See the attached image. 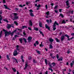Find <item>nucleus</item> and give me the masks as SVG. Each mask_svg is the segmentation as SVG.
Segmentation results:
<instances>
[{
  "instance_id": "obj_1",
  "label": "nucleus",
  "mask_w": 74,
  "mask_h": 74,
  "mask_svg": "<svg viewBox=\"0 0 74 74\" xmlns=\"http://www.w3.org/2000/svg\"><path fill=\"white\" fill-rule=\"evenodd\" d=\"M3 31L5 32L4 34L5 37L8 36L10 35V34L11 35V36H13V35H14V33H16V34H17V33H16V32L17 31V29H16L15 30L13 31L12 32H11V31H9L8 32L6 30L4 29H3Z\"/></svg>"
},
{
  "instance_id": "obj_2",
  "label": "nucleus",
  "mask_w": 74,
  "mask_h": 74,
  "mask_svg": "<svg viewBox=\"0 0 74 74\" xmlns=\"http://www.w3.org/2000/svg\"><path fill=\"white\" fill-rule=\"evenodd\" d=\"M12 15H14V16L13 17V20L14 21V20H16L18 19V16H17L18 15V13H12Z\"/></svg>"
},
{
  "instance_id": "obj_3",
  "label": "nucleus",
  "mask_w": 74,
  "mask_h": 74,
  "mask_svg": "<svg viewBox=\"0 0 74 74\" xmlns=\"http://www.w3.org/2000/svg\"><path fill=\"white\" fill-rule=\"evenodd\" d=\"M22 40H24V41L25 43H26V42H27L26 39V38H23V39L22 38H20L19 39V41H20L21 44H22Z\"/></svg>"
},
{
  "instance_id": "obj_4",
  "label": "nucleus",
  "mask_w": 74,
  "mask_h": 74,
  "mask_svg": "<svg viewBox=\"0 0 74 74\" xmlns=\"http://www.w3.org/2000/svg\"><path fill=\"white\" fill-rule=\"evenodd\" d=\"M64 36H65V37H66L67 38H68V40L69 41H70V40H72L74 38V37H72V38H70H70H69L70 36H69V35H68L67 34L65 35Z\"/></svg>"
},
{
  "instance_id": "obj_5",
  "label": "nucleus",
  "mask_w": 74,
  "mask_h": 74,
  "mask_svg": "<svg viewBox=\"0 0 74 74\" xmlns=\"http://www.w3.org/2000/svg\"><path fill=\"white\" fill-rule=\"evenodd\" d=\"M66 5L67 6H68V7H66V8H69L70 7V6L69 5V1L68 0L66 2Z\"/></svg>"
},
{
  "instance_id": "obj_6",
  "label": "nucleus",
  "mask_w": 74,
  "mask_h": 74,
  "mask_svg": "<svg viewBox=\"0 0 74 74\" xmlns=\"http://www.w3.org/2000/svg\"><path fill=\"white\" fill-rule=\"evenodd\" d=\"M14 56H16V55H18V52L16 51H14V53H13Z\"/></svg>"
},
{
  "instance_id": "obj_7",
  "label": "nucleus",
  "mask_w": 74,
  "mask_h": 74,
  "mask_svg": "<svg viewBox=\"0 0 74 74\" xmlns=\"http://www.w3.org/2000/svg\"><path fill=\"white\" fill-rule=\"evenodd\" d=\"M32 40V38L31 37V36H29L27 40L28 41V42H31V41Z\"/></svg>"
},
{
  "instance_id": "obj_8",
  "label": "nucleus",
  "mask_w": 74,
  "mask_h": 74,
  "mask_svg": "<svg viewBox=\"0 0 74 74\" xmlns=\"http://www.w3.org/2000/svg\"><path fill=\"white\" fill-rule=\"evenodd\" d=\"M45 27L46 29H48V30H50V27H49L48 25H47V24H45Z\"/></svg>"
},
{
  "instance_id": "obj_9",
  "label": "nucleus",
  "mask_w": 74,
  "mask_h": 74,
  "mask_svg": "<svg viewBox=\"0 0 74 74\" xmlns=\"http://www.w3.org/2000/svg\"><path fill=\"white\" fill-rule=\"evenodd\" d=\"M4 6L5 7V9H7V10H11V9L9 8H8V6L5 5H4Z\"/></svg>"
},
{
  "instance_id": "obj_10",
  "label": "nucleus",
  "mask_w": 74,
  "mask_h": 74,
  "mask_svg": "<svg viewBox=\"0 0 74 74\" xmlns=\"http://www.w3.org/2000/svg\"><path fill=\"white\" fill-rule=\"evenodd\" d=\"M39 26L40 27H42V23L40 22V21H39Z\"/></svg>"
},
{
  "instance_id": "obj_11",
  "label": "nucleus",
  "mask_w": 74,
  "mask_h": 74,
  "mask_svg": "<svg viewBox=\"0 0 74 74\" xmlns=\"http://www.w3.org/2000/svg\"><path fill=\"white\" fill-rule=\"evenodd\" d=\"M7 25V29H10V28L11 27V25L10 24H8Z\"/></svg>"
},
{
  "instance_id": "obj_12",
  "label": "nucleus",
  "mask_w": 74,
  "mask_h": 74,
  "mask_svg": "<svg viewBox=\"0 0 74 74\" xmlns=\"http://www.w3.org/2000/svg\"><path fill=\"white\" fill-rule=\"evenodd\" d=\"M21 57V59L23 62L24 63V60H23V55H22Z\"/></svg>"
},
{
  "instance_id": "obj_13",
  "label": "nucleus",
  "mask_w": 74,
  "mask_h": 74,
  "mask_svg": "<svg viewBox=\"0 0 74 74\" xmlns=\"http://www.w3.org/2000/svg\"><path fill=\"white\" fill-rule=\"evenodd\" d=\"M64 36L63 35L61 36V41H63V40H64Z\"/></svg>"
},
{
  "instance_id": "obj_14",
  "label": "nucleus",
  "mask_w": 74,
  "mask_h": 74,
  "mask_svg": "<svg viewBox=\"0 0 74 74\" xmlns=\"http://www.w3.org/2000/svg\"><path fill=\"white\" fill-rule=\"evenodd\" d=\"M29 26H32L33 25V23H32V22L31 20H29Z\"/></svg>"
},
{
  "instance_id": "obj_15",
  "label": "nucleus",
  "mask_w": 74,
  "mask_h": 74,
  "mask_svg": "<svg viewBox=\"0 0 74 74\" xmlns=\"http://www.w3.org/2000/svg\"><path fill=\"white\" fill-rule=\"evenodd\" d=\"M53 41H54V39H52V38L49 39V41L50 42H52Z\"/></svg>"
},
{
  "instance_id": "obj_16",
  "label": "nucleus",
  "mask_w": 74,
  "mask_h": 74,
  "mask_svg": "<svg viewBox=\"0 0 74 74\" xmlns=\"http://www.w3.org/2000/svg\"><path fill=\"white\" fill-rule=\"evenodd\" d=\"M72 63L71 62V64H70V66H71V67H73V64H74V61H73L72 62Z\"/></svg>"
},
{
  "instance_id": "obj_17",
  "label": "nucleus",
  "mask_w": 74,
  "mask_h": 74,
  "mask_svg": "<svg viewBox=\"0 0 74 74\" xmlns=\"http://www.w3.org/2000/svg\"><path fill=\"white\" fill-rule=\"evenodd\" d=\"M39 32L40 33V34H42V36L43 37L44 36V33L42 32L41 31V30H39Z\"/></svg>"
},
{
  "instance_id": "obj_18",
  "label": "nucleus",
  "mask_w": 74,
  "mask_h": 74,
  "mask_svg": "<svg viewBox=\"0 0 74 74\" xmlns=\"http://www.w3.org/2000/svg\"><path fill=\"white\" fill-rule=\"evenodd\" d=\"M30 15L31 16H34V15L33 14V13L32 12H31L29 13Z\"/></svg>"
},
{
  "instance_id": "obj_19",
  "label": "nucleus",
  "mask_w": 74,
  "mask_h": 74,
  "mask_svg": "<svg viewBox=\"0 0 74 74\" xmlns=\"http://www.w3.org/2000/svg\"><path fill=\"white\" fill-rule=\"evenodd\" d=\"M55 40H56V42H60V40L57 38H55Z\"/></svg>"
},
{
  "instance_id": "obj_20",
  "label": "nucleus",
  "mask_w": 74,
  "mask_h": 74,
  "mask_svg": "<svg viewBox=\"0 0 74 74\" xmlns=\"http://www.w3.org/2000/svg\"><path fill=\"white\" fill-rule=\"evenodd\" d=\"M34 30H36V31H38V30H39L38 28L36 27H34Z\"/></svg>"
},
{
  "instance_id": "obj_21",
  "label": "nucleus",
  "mask_w": 74,
  "mask_h": 74,
  "mask_svg": "<svg viewBox=\"0 0 74 74\" xmlns=\"http://www.w3.org/2000/svg\"><path fill=\"white\" fill-rule=\"evenodd\" d=\"M48 64L49 65V67H51V68H52V67H53V66H52V65H51V62H49Z\"/></svg>"
},
{
  "instance_id": "obj_22",
  "label": "nucleus",
  "mask_w": 74,
  "mask_h": 74,
  "mask_svg": "<svg viewBox=\"0 0 74 74\" xmlns=\"http://www.w3.org/2000/svg\"><path fill=\"white\" fill-rule=\"evenodd\" d=\"M45 64H46V65H47V64H48V62L47 61V59H45Z\"/></svg>"
},
{
  "instance_id": "obj_23",
  "label": "nucleus",
  "mask_w": 74,
  "mask_h": 74,
  "mask_svg": "<svg viewBox=\"0 0 74 74\" xmlns=\"http://www.w3.org/2000/svg\"><path fill=\"white\" fill-rule=\"evenodd\" d=\"M66 23V22L65 21V20H63L62 21L61 24H65Z\"/></svg>"
},
{
  "instance_id": "obj_24",
  "label": "nucleus",
  "mask_w": 74,
  "mask_h": 74,
  "mask_svg": "<svg viewBox=\"0 0 74 74\" xmlns=\"http://www.w3.org/2000/svg\"><path fill=\"white\" fill-rule=\"evenodd\" d=\"M12 70L14 72H16V69H15V68H12Z\"/></svg>"
},
{
  "instance_id": "obj_25",
  "label": "nucleus",
  "mask_w": 74,
  "mask_h": 74,
  "mask_svg": "<svg viewBox=\"0 0 74 74\" xmlns=\"http://www.w3.org/2000/svg\"><path fill=\"white\" fill-rule=\"evenodd\" d=\"M2 33H3V31H1L0 33V38L2 37Z\"/></svg>"
},
{
  "instance_id": "obj_26",
  "label": "nucleus",
  "mask_w": 74,
  "mask_h": 74,
  "mask_svg": "<svg viewBox=\"0 0 74 74\" xmlns=\"http://www.w3.org/2000/svg\"><path fill=\"white\" fill-rule=\"evenodd\" d=\"M58 61H62L63 60V58L61 57V58H59L58 60Z\"/></svg>"
},
{
  "instance_id": "obj_27",
  "label": "nucleus",
  "mask_w": 74,
  "mask_h": 74,
  "mask_svg": "<svg viewBox=\"0 0 74 74\" xmlns=\"http://www.w3.org/2000/svg\"><path fill=\"white\" fill-rule=\"evenodd\" d=\"M27 26H23L22 27V29H24L25 28H27Z\"/></svg>"
},
{
  "instance_id": "obj_28",
  "label": "nucleus",
  "mask_w": 74,
  "mask_h": 74,
  "mask_svg": "<svg viewBox=\"0 0 74 74\" xmlns=\"http://www.w3.org/2000/svg\"><path fill=\"white\" fill-rule=\"evenodd\" d=\"M36 51L37 53L39 54V55H40V54H41V52H40V51L38 50L37 51V50H36Z\"/></svg>"
},
{
  "instance_id": "obj_29",
  "label": "nucleus",
  "mask_w": 74,
  "mask_h": 74,
  "mask_svg": "<svg viewBox=\"0 0 74 74\" xmlns=\"http://www.w3.org/2000/svg\"><path fill=\"white\" fill-rule=\"evenodd\" d=\"M51 64L53 65V67H55V66L56 65V64L55 63L53 62Z\"/></svg>"
},
{
  "instance_id": "obj_30",
  "label": "nucleus",
  "mask_w": 74,
  "mask_h": 74,
  "mask_svg": "<svg viewBox=\"0 0 74 74\" xmlns=\"http://www.w3.org/2000/svg\"><path fill=\"white\" fill-rule=\"evenodd\" d=\"M71 52V51H70V49H69L67 51V52H66V53H67L68 54H69V53H70Z\"/></svg>"
},
{
  "instance_id": "obj_31",
  "label": "nucleus",
  "mask_w": 74,
  "mask_h": 74,
  "mask_svg": "<svg viewBox=\"0 0 74 74\" xmlns=\"http://www.w3.org/2000/svg\"><path fill=\"white\" fill-rule=\"evenodd\" d=\"M3 21H4V22H6L7 23H8V21L6 18L3 19Z\"/></svg>"
},
{
  "instance_id": "obj_32",
  "label": "nucleus",
  "mask_w": 74,
  "mask_h": 74,
  "mask_svg": "<svg viewBox=\"0 0 74 74\" xmlns=\"http://www.w3.org/2000/svg\"><path fill=\"white\" fill-rule=\"evenodd\" d=\"M7 60H10V58H9V56H8V55H7Z\"/></svg>"
},
{
  "instance_id": "obj_33",
  "label": "nucleus",
  "mask_w": 74,
  "mask_h": 74,
  "mask_svg": "<svg viewBox=\"0 0 74 74\" xmlns=\"http://www.w3.org/2000/svg\"><path fill=\"white\" fill-rule=\"evenodd\" d=\"M60 16H61L62 18H63L64 17V15H63V14H62V13H61L60 15Z\"/></svg>"
},
{
  "instance_id": "obj_34",
  "label": "nucleus",
  "mask_w": 74,
  "mask_h": 74,
  "mask_svg": "<svg viewBox=\"0 0 74 74\" xmlns=\"http://www.w3.org/2000/svg\"><path fill=\"white\" fill-rule=\"evenodd\" d=\"M46 14L47 15V16H48L49 15V11H48L47 12H46Z\"/></svg>"
},
{
  "instance_id": "obj_35",
  "label": "nucleus",
  "mask_w": 74,
  "mask_h": 74,
  "mask_svg": "<svg viewBox=\"0 0 74 74\" xmlns=\"http://www.w3.org/2000/svg\"><path fill=\"white\" fill-rule=\"evenodd\" d=\"M13 59L14 60H15L16 61V63H18V61L17 60V59L15 58H14Z\"/></svg>"
},
{
  "instance_id": "obj_36",
  "label": "nucleus",
  "mask_w": 74,
  "mask_h": 74,
  "mask_svg": "<svg viewBox=\"0 0 74 74\" xmlns=\"http://www.w3.org/2000/svg\"><path fill=\"white\" fill-rule=\"evenodd\" d=\"M49 70H51V72H53V70L52 69V68L51 67V68H49Z\"/></svg>"
},
{
  "instance_id": "obj_37",
  "label": "nucleus",
  "mask_w": 74,
  "mask_h": 74,
  "mask_svg": "<svg viewBox=\"0 0 74 74\" xmlns=\"http://www.w3.org/2000/svg\"><path fill=\"white\" fill-rule=\"evenodd\" d=\"M33 63H37V62L36 61V60H35L34 59H33Z\"/></svg>"
},
{
  "instance_id": "obj_38",
  "label": "nucleus",
  "mask_w": 74,
  "mask_h": 74,
  "mask_svg": "<svg viewBox=\"0 0 74 74\" xmlns=\"http://www.w3.org/2000/svg\"><path fill=\"white\" fill-rule=\"evenodd\" d=\"M56 23L54 22V25H53V27H56Z\"/></svg>"
},
{
  "instance_id": "obj_39",
  "label": "nucleus",
  "mask_w": 74,
  "mask_h": 74,
  "mask_svg": "<svg viewBox=\"0 0 74 74\" xmlns=\"http://www.w3.org/2000/svg\"><path fill=\"white\" fill-rule=\"evenodd\" d=\"M14 23L16 26H18V23L16 21H14Z\"/></svg>"
},
{
  "instance_id": "obj_40",
  "label": "nucleus",
  "mask_w": 74,
  "mask_h": 74,
  "mask_svg": "<svg viewBox=\"0 0 74 74\" xmlns=\"http://www.w3.org/2000/svg\"><path fill=\"white\" fill-rule=\"evenodd\" d=\"M53 31H55L56 29V27H53Z\"/></svg>"
},
{
  "instance_id": "obj_41",
  "label": "nucleus",
  "mask_w": 74,
  "mask_h": 74,
  "mask_svg": "<svg viewBox=\"0 0 74 74\" xmlns=\"http://www.w3.org/2000/svg\"><path fill=\"white\" fill-rule=\"evenodd\" d=\"M36 44L37 45H38V44H39V42H38V41H36Z\"/></svg>"
},
{
  "instance_id": "obj_42",
  "label": "nucleus",
  "mask_w": 74,
  "mask_h": 74,
  "mask_svg": "<svg viewBox=\"0 0 74 74\" xmlns=\"http://www.w3.org/2000/svg\"><path fill=\"white\" fill-rule=\"evenodd\" d=\"M39 46L40 47H44V45H41V44H40L39 45Z\"/></svg>"
},
{
  "instance_id": "obj_43",
  "label": "nucleus",
  "mask_w": 74,
  "mask_h": 74,
  "mask_svg": "<svg viewBox=\"0 0 74 74\" xmlns=\"http://www.w3.org/2000/svg\"><path fill=\"white\" fill-rule=\"evenodd\" d=\"M41 7V5L40 4H38L37 6V8H40Z\"/></svg>"
},
{
  "instance_id": "obj_44",
  "label": "nucleus",
  "mask_w": 74,
  "mask_h": 74,
  "mask_svg": "<svg viewBox=\"0 0 74 74\" xmlns=\"http://www.w3.org/2000/svg\"><path fill=\"white\" fill-rule=\"evenodd\" d=\"M49 48H53V46H52V45H50Z\"/></svg>"
},
{
  "instance_id": "obj_45",
  "label": "nucleus",
  "mask_w": 74,
  "mask_h": 74,
  "mask_svg": "<svg viewBox=\"0 0 74 74\" xmlns=\"http://www.w3.org/2000/svg\"><path fill=\"white\" fill-rule=\"evenodd\" d=\"M4 68L5 69H6V70H7V71H8L9 70V69H8L7 68L5 67H4Z\"/></svg>"
},
{
  "instance_id": "obj_46",
  "label": "nucleus",
  "mask_w": 74,
  "mask_h": 74,
  "mask_svg": "<svg viewBox=\"0 0 74 74\" xmlns=\"http://www.w3.org/2000/svg\"><path fill=\"white\" fill-rule=\"evenodd\" d=\"M23 33L24 36H25V35H26V34L25 33V31H24V32H23Z\"/></svg>"
},
{
  "instance_id": "obj_47",
  "label": "nucleus",
  "mask_w": 74,
  "mask_h": 74,
  "mask_svg": "<svg viewBox=\"0 0 74 74\" xmlns=\"http://www.w3.org/2000/svg\"><path fill=\"white\" fill-rule=\"evenodd\" d=\"M19 7H21V8H23V5L22 4H20L19 5Z\"/></svg>"
},
{
  "instance_id": "obj_48",
  "label": "nucleus",
  "mask_w": 74,
  "mask_h": 74,
  "mask_svg": "<svg viewBox=\"0 0 74 74\" xmlns=\"http://www.w3.org/2000/svg\"><path fill=\"white\" fill-rule=\"evenodd\" d=\"M56 57H57V59H59V55L57 54L56 55Z\"/></svg>"
},
{
  "instance_id": "obj_49",
  "label": "nucleus",
  "mask_w": 74,
  "mask_h": 74,
  "mask_svg": "<svg viewBox=\"0 0 74 74\" xmlns=\"http://www.w3.org/2000/svg\"><path fill=\"white\" fill-rule=\"evenodd\" d=\"M62 9H59V12H62Z\"/></svg>"
},
{
  "instance_id": "obj_50",
  "label": "nucleus",
  "mask_w": 74,
  "mask_h": 74,
  "mask_svg": "<svg viewBox=\"0 0 74 74\" xmlns=\"http://www.w3.org/2000/svg\"><path fill=\"white\" fill-rule=\"evenodd\" d=\"M27 66H28V64H27V63L26 64H25V67H27Z\"/></svg>"
},
{
  "instance_id": "obj_51",
  "label": "nucleus",
  "mask_w": 74,
  "mask_h": 74,
  "mask_svg": "<svg viewBox=\"0 0 74 74\" xmlns=\"http://www.w3.org/2000/svg\"><path fill=\"white\" fill-rule=\"evenodd\" d=\"M56 8H58V5H56L54 8V9H56Z\"/></svg>"
},
{
  "instance_id": "obj_52",
  "label": "nucleus",
  "mask_w": 74,
  "mask_h": 74,
  "mask_svg": "<svg viewBox=\"0 0 74 74\" xmlns=\"http://www.w3.org/2000/svg\"><path fill=\"white\" fill-rule=\"evenodd\" d=\"M55 23H56V25L57 26L59 25V24H58V23L57 22H56V21H55Z\"/></svg>"
},
{
  "instance_id": "obj_53",
  "label": "nucleus",
  "mask_w": 74,
  "mask_h": 74,
  "mask_svg": "<svg viewBox=\"0 0 74 74\" xmlns=\"http://www.w3.org/2000/svg\"><path fill=\"white\" fill-rule=\"evenodd\" d=\"M29 12H33V11L32 9L29 10Z\"/></svg>"
},
{
  "instance_id": "obj_54",
  "label": "nucleus",
  "mask_w": 74,
  "mask_h": 74,
  "mask_svg": "<svg viewBox=\"0 0 74 74\" xmlns=\"http://www.w3.org/2000/svg\"><path fill=\"white\" fill-rule=\"evenodd\" d=\"M16 37H19L17 35H15L14 36V37L15 38H16Z\"/></svg>"
},
{
  "instance_id": "obj_55",
  "label": "nucleus",
  "mask_w": 74,
  "mask_h": 74,
  "mask_svg": "<svg viewBox=\"0 0 74 74\" xmlns=\"http://www.w3.org/2000/svg\"><path fill=\"white\" fill-rule=\"evenodd\" d=\"M28 29L29 30H31V31H32V28H31V27H28Z\"/></svg>"
},
{
  "instance_id": "obj_56",
  "label": "nucleus",
  "mask_w": 74,
  "mask_h": 74,
  "mask_svg": "<svg viewBox=\"0 0 74 74\" xmlns=\"http://www.w3.org/2000/svg\"><path fill=\"white\" fill-rule=\"evenodd\" d=\"M46 22H47L48 23H49V20H46Z\"/></svg>"
},
{
  "instance_id": "obj_57",
  "label": "nucleus",
  "mask_w": 74,
  "mask_h": 74,
  "mask_svg": "<svg viewBox=\"0 0 74 74\" xmlns=\"http://www.w3.org/2000/svg\"><path fill=\"white\" fill-rule=\"evenodd\" d=\"M70 21L71 22H73V19L72 18H70Z\"/></svg>"
},
{
  "instance_id": "obj_58",
  "label": "nucleus",
  "mask_w": 74,
  "mask_h": 74,
  "mask_svg": "<svg viewBox=\"0 0 74 74\" xmlns=\"http://www.w3.org/2000/svg\"><path fill=\"white\" fill-rule=\"evenodd\" d=\"M45 7L46 9H48V5H45Z\"/></svg>"
},
{
  "instance_id": "obj_59",
  "label": "nucleus",
  "mask_w": 74,
  "mask_h": 74,
  "mask_svg": "<svg viewBox=\"0 0 74 74\" xmlns=\"http://www.w3.org/2000/svg\"><path fill=\"white\" fill-rule=\"evenodd\" d=\"M73 13H74V11L73 10L71 11V14H72V15L73 14Z\"/></svg>"
},
{
  "instance_id": "obj_60",
  "label": "nucleus",
  "mask_w": 74,
  "mask_h": 74,
  "mask_svg": "<svg viewBox=\"0 0 74 74\" xmlns=\"http://www.w3.org/2000/svg\"><path fill=\"white\" fill-rule=\"evenodd\" d=\"M3 0V3H4V4L5 3V0Z\"/></svg>"
},
{
  "instance_id": "obj_61",
  "label": "nucleus",
  "mask_w": 74,
  "mask_h": 74,
  "mask_svg": "<svg viewBox=\"0 0 74 74\" xmlns=\"http://www.w3.org/2000/svg\"><path fill=\"white\" fill-rule=\"evenodd\" d=\"M15 10L16 11H18V10H19V8H16L15 9Z\"/></svg>"
},
{
  "instance_id": "obj_62",
  "label": "nucleus",
  "mask_w": 74,
  "mask_h": 74,
  "mask_svg": "<svg viewBox=\"0 0 74 74\" xmlns=\"http://www.w3.org/2000/svg\"><path fill=\"white\" fill-rule=\"evenodd\" d=\"M55 56H54V57H53L52 56H51V58L52 59H55Z\"/></svg>"
},
{
  "instance_id": "obj_63",
  "label": "nucleus",
  "mask_w": 74,
  "mask_h": 74,
  "mask_svg": "<svg viewBox=\"0 0 74 74\" xmlns=\"http://www.w3.org/2000/svg\"><path fill=\"white\" fill-rule=\"evenodd\" d=\"M51 5H52V6H53V5H54V3H52L51 4Z\"/></svg>"
},
{
  "instance_id": "obj_64",
  "label": "nucleus",
  "mask_w": 74,
  "mask_h": 74,
  "mask_svg": "<svg viewBox=\"0 0 74 74\" xmlns=\"http://www.w3.org/2000/svg\"><path fill=\"white\" fill-rule=\"evenodd\" d=\"M2 17H0V21H2Z\"/></svg>"
}]
</instances>
